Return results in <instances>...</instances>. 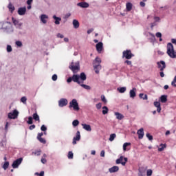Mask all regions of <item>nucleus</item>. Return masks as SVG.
<instances>
[{"label":"nucleus","mask_w":176,"mask_h":176,"mask_svg":"<svg viewBox=\"0 0 176 176\" xmlns=\"http://www.w3.org/2000/svg\"><path fill=\"white\" fill-rule=\"evenodd\" d=\"M73 82L75 83H78V85H80L81 83H83L85 80L87 79L86 74L84 72L80 73V75L78 74H74L72 76Z\"/></svg>","instance_id":"nucleus-1"},{"label":"nucleus","mask_w":176,"mask_h":176,"mask_svg":"<svg viewBox=\"0 0 176 176\" xmlns=\"http://www.w3.org/2000/svg\"><path fill=\"white\" fill-rule=\"evenodd\" d=\"M166 53L170 58H176V52H175L174 45L171 43H168L167 45Z\"/></svg>","instance_id":"nucleus-2"},{"label":"nucleus","mask_w":176,"mask_h":176,"mask_svg":"<svg viewBox=\"0 0 176 176\" xmlns=\"http://www.w3.org/2000/svg\"><path fill=\"white\" fill-rule=\"evenodd\" d=\"M93 67L96 74H100L101 69V58L96 57L93 62Z\"/></svg>","instance_id":"nucleus-3"},{"label":"nucleus","mask_w":176,"mask_h":176,"mask_svg":"<svg viewBox=\"0 0 176 176\" xmlns=\"http://www.w3.org/2000/svg\"><path fill=\"white\" fill-rule=\"evenodd\" d=\"M2 30L3 32H6V34H12V32H13V26L12 25V23L3 22Z\"/></svg>","instance_id":"nucleus-4"},{"label":"nucleus","mask_w":176,"mask_h":176,"mask_svg":"<svg viewBox=\"0 0 176 176\" xmlns=\"http://www.w3.org/2000/svg\"><path fill=\"white\" fill-rule=\"evenodd\" d=\"M69 68L74 74H78V72H79L80 70V65L79 64V62H72L69 66Z\"/></svg>","instance_id":"nucleus-5"},{"label":"nucleus","mask_w":176,"mask_h":176,"mask_svg":"<svg viewBox=\"0 0 176 176\" xmlns=\"http://www.w3.org/2000/svg\"><path fill=\"white\" fill-rule=\"evenodd\" d=\"M69 108H73L74 111H76L77 112L80 109L79 108V103H78V100H76V99H73L69 102Z\"/></svg>","instance_id":"nucleus-6"},{"label":"nucleus","mask_w":176,"mask_h":176,"mask_svg":"<svg viewBox=\"0 0 176 176\" xmlns=\"http://www.w3.org/2000/svg\"><path fill=\"white\" fill-rule=\"evenodd\" d=\"M127 157H124L123 156L120 157V158L117 159L116 161V164H122V166H126V163H127Z\"/></svg>","instance_id":"nucleus-7"},{"label":"nucleus","mask_w":176,"mask_h":176,"mask_svg":"<svg viewBox=\"0 0 176 176\" xmlns=\"http://www.w3.org/2000/svg\"><path fill=\"white\" fill-rule=\"evenodd\" d=\"M17 116H19V111L15 109L13 112H10L8 114V119H17Z\"/></svg>","instance_id":"nucleus-8"},{"label":"nucleus","mask_w":176,"mask_h":176,"mask_svg":"<svg viewBox=\"0 0 176 176\" xmlns=\"http://www.w3.org/2000/svg\"><path fill=\"white\" fill-rule=\"evenodd\" d=\"M122 54H123V57H125L126 60H130L131 59L132 57H134V54L131 53V50L124 51Z\"/></svg>","instance_id":"nucleus-9"},{"label":"nucleus","mask_w":176,"mask_h":176,"mask_svg":"<svg viewBox=\"0 0 176 176\" xmlns=\"http://www.w3.org/2000/svg\"><path fill=\"white\" fill-rule=\"evenodd\" d=\"M23 162V157H20L13 162L12 166L13 168H19V166Z\"/></svg>","instance_id":"nucleus-10"},{"label":"nucleus","mask_w":176,"mask_h":176,"mask_svg":"<svg viewBox=\"0 0 176 176\" xmlns=\"http://www.w3.org/2000/svg\"><path fill=\"white\" fill-rule=\"evenodd\" d=\"M58 105L60 108H63V107H66V105H68V100L66 98H61L58 101Z\"/></svg>","instance_id":"nucleus-11"},{"label":"nucleus","mask_w":176,"mask_h":176,"mask_svg":"<svg viewBox=\"0 0 176 176\" xmlns=\"http://www.w3.org/2000/svg\"><path fill=\"white\" fill-rule=\"evenodd\" d=\"M157 65H158V68H160V71H164L166 69V62L164 60H161L157 63Z\"/></svg>","instance_id":"nucleus-12"},{"label":"nucleus","mask_w":176,"mask_h":176,"mask_svg":"<svg viewBox=\"0 0 176 176\" xmlns=\"http://www.w3.org/2000/svg\"><path fill=\"white\" fill-rule=\"evenodd\" d=\"M76 141H80V131H78L76 137L73 138V145H76Z\"/></svg>","instance_id":"nucleus-13"},{"label":"nucleus","mask_w":176,"mask_h":176,"mask_svg":"<svg viewBox=\"0 0 176 176\" xmlns=\"http://www.w3.org/2000/svg\"><path fill=\"white\" fill-rule=\"evenodd\" d=\"M40 19L43 24H46L47 23V20L49 19V16L43 14L40 16Z\"/></svg>","instance_id":"nucleus-14"},{"label":"nucleus","mask_w":176,"mask_h":176,"mask_svg":"<svg viewBox=\"0 0 176 176\" xmlns=\"http://www.w3.org/2000/svg\"><path fill=\"white\" fill-rule=\"evenodd\" d=\"M77 6H78L79 8H82L86 9V8H89L90 6V5L87 2L82 1V2L78 3Z\"/></svg>","instance_id":"nucleus-15"},{"label":"nucleus","mask_w":176,"mask_h":176,"mask_svg":"<svg viewBox=\"0 0 176 176\" xmlns=\"http://www.w3.org/2000/svg\"><path fill=\"white\" fill-rule=\"evenodd\" d=\"M12 20L13 24L15 25V27H16V28H20V27L23 25L22 23H20L19 20L14 19V17L12 18Z\"/></svg>","instance_id":"nucleus-16"},{"label":"nucleus","mask_w":176,"mask_h":176,"mask_svg":"<svg viewBox=\"0 0 176 176\" xmlns=\"http://www.w3.org/2000/svg\"><path fill=\"white\" fill-rule=\"evenodd\" d=\"M26 12H27V8L25 7L19 8L18 10V14H19V16H24Z\"/></svg>","instance_id":"nucleus-17"},{"label":"nucleus","mask_w":176,"mask_h":176,"mask_svg":"<svg viewBox=\"0 0 176 176\" xmlns=\"http://www.w3.org/2000/svg\"><path fill=\"white\" fill-rule=\"evenodd\" d=\"M139 140H142L144 138V128H141L137 132Z\"/></svg>","instance_id":"nucleus-18"},{"label":"nucleus","mask_w":176,"mask_h":176,"mask_svg":"<svg viewBox=\"0 0 176 176\" xmlns=\"http://www.w3.org/2000/svg\"><path fill=\"white\" fill-rule=\"evenodd\" d=\"M73 27L75 30H78L79 28L80 23H79V21L78 19H74L72 21Z\"/></svg>","instance_id":"nucleus-19"},{"label":"nucleus","mask_w":176,"mask_h":176,"mask_svg":"<svg viewBox=\"0 0 176 176\" xmlns=\"http://www.w3.org/2000/svg\"><path fill=\"white\" fill-rule=\"evenodd\" d=\"M135 91H137L136 88H133L132 89L130 90L129 96L131 98H134L135 96H137V94L135 93Z\"/></svg>","instance_id":"nucleus-20"},{"label":"nucleus","mask_w":176,"mask_h":176,"mask_svg":"<svg viewBox=\"0 0 176 176\" xmlns=\"http://www.w3.org/2000/svg\"><path fill=\"white\" fill-rule=\"evenodd\" d=\"M102 43L100 42L98 44H96V50L98 52V53H101L102 52Z\"/></svg>","instance_id":"nucleus-21"},{"label":"nucleus","mask_w":176,"mask_h":176,"mask_svg":"<svg viewBox=\"0 0 176 176\" xmlns=\"http://www.w3.org/2000/svg\"><path fill=\"white\" fill-rule=\"evenodd\" d=\"M52 19H54V20H55L54 23H55L56 25H60V21H61V18L58 17V16H56V15H54V16H52Z\"/></svg>","instance_id":"nucleus-22"},{"label":"nucleus","mask_w":176,"mask_h":176,"mask_svg":"<svg viewBox=\"0 0 176 176\" xmlns=\"http://www.w3.org/2000/svg\"><path fill=\"white\" fill-rule=\"evenodd\" d=\"M114 115L115 116H116V119H118V120H122V119L124 118V116L119 112H115Z\"/></svg>","instance_id":"nucleus-23"},{"label":"nucleus","mask_w":176,"mask_h":176,"mask_svg":"<svg viewBox=\"0 0 176 176\" xmlns=\"http://www.w3.org/2000/svg\"><path fill=\"white\" fill-rule=\"evenodd\" d=\"M109 173H118L119 171V166H114L109 169Z\"/></svg>","instance_id":"nucleus-24"},{"label":"nucleus","mask_w":176,"mask_h":176,"mask_svg":"<svg viewBox=\"0 0 176 176\" xmlns=\"http://www.w3.org/2000/svg\"><path fill=\"white\" fill-rule=\"evenodd\" d=\"M154 105L157 108V112L160 113L162 111V107H160V102H154Z\"/></svg>","instance_id":"nucleus-25"},{"label":"nucleus","mask_w":176,"mask_h":176,"mask_svg":"<svg viewBox=\"0 0 176 176\" xmlns=\"http://www.w3.org/2000/svg\"><path fill=\"white\" fill-rule=\"evenodd\" d=\"M82 128L87 131H91V126L87 124H82Z\"/></svg>","instance_id":"nucleus-26"},{"label":"nucleus","mask_w":176,"mask_h":176,"mask_svg":"<svg viewBox=\"0 0 176 176\" xmlns=\"http://www.w3.org/2000/svg\"><path fill=\"white\" fill-rule=\"evenodd\" d=\"M126 12L131 11V9H133V3H126Z\"/></svg>","instance_id":"nucleus-27"},{"label":"nucleus","mask_w":176,"mask_h":176,"mask_svg":"<svg viewBox=\"0 0 176 176\" xmlns=\"http://www.w3.org/2000/svg\"><path fill=\"white\" fill-rule=\"evenodd\" d=\"M160 100L161 102H162L163 104H164L165 102H167V96L166 95L161 96V97L160 98Z\"/></svg>","instance_id":"nucleus-28"},{"label":"nucleus","mask_w":176,"mask_h":176,"mask_svg":"<svg viewBox=\"0 0 176 176\" xmlns=\"http://www.w3.org/2000/svg\"><path fill=\"white\" fill-rule=\"evenodd\" d=\"M81 86V87H82L83 89H85V90H91V87H90L89 85H86L85 84H83V82H81L80 84H78Z\"/></svg>","instance_id":"nucleus-29"},{"label":"nucleus","mask_w":176,"mask_h":176,"mask_svg":"<svg viewBox=\"0 0 176 176\" xmlns=\"http://www.w3.org/2000/svg\"><path fill=\"white\" fill-rule=\"evenodd\" d=\"M8 9L11 13H13L14 12V6L12 4V3H10L8 4Z\"/></svg>","instance_id":"nucleus-30"},{"label":"nucleus","mask_w":176,"mask_h":176,"mask_svg":"<svg viewBox=\"0 0 176 176\" xmlns=\"http://www.w3.org/2000/svg\"><path fill=\"white\" fill-rule=\"evenodd\" d=\"M126 89H127L126 88V87H118L117 89V90H118V91H119V93H124Z\"/></svg>","instance_id":"nucleus-31"},{"label":"nucleus","mask_w":176,"mask_h":176,"mask_svg":"<svg viewBox=\"0 0 176 176\" xmlns=\"http://www.w3.org/2000/svg\"><path fill=\"white\" fill-rule=\"evenodd\" d=\"M140 98H142V100H148V95L144 94H139Z\"/></svg>","instance_id":"nucleus-32"},{"label":"nucleus","mask_w":176,"mask_h":176,"mask_svg":"<svg viewBox=\"0 0 176 176\" xmlns=\"http://www.w3.org/2000/svg\"><path fill=\"white\" fill-rule=\"evenodd\" d=\"M102 114L103 115H107V113H108V111H109V109L107 107V106H104L102 107Z\"/></svg>","instance_id":"nucleus-33"},{"label":"nucleus","mask_w":176,"mask_h":176,"mask_svg":"<svg viewBox=\"0 0 176 176\" xmlns=\"http://www.w3.org/2000/svg\"><path fill=\"white\" fill-rule=\"evenodd\" d=\"M33 119L37 122H39V116L38 113H35L33 114Z\"/></svg>","instance_id":"nucleus-34"},{"label":"nucleus","mask_w":176,"mask_h":176,"mask_svg":"<svg viewBox=\"0 0 176 176\" xmlns=\"http://www.w3.org/2000/svg\"><path fill=\"white\" fill-rule=\"evenodd\" d=\"M115 138H116V134L115 133H112L110 135V138H109V141L112 142L113 141V140H115Z\"/></svg>","instance_id":"nucleus-35"},{"label":"nucleus","mask_w":176,"mask_h":176,"mask_svg":"<svg viewBox=\"0 0 176 176\" xmlns=\"http://www.w3.org/2000/svg\"><path fill=\"white\" fill-rule=\"evenodd\" d=\"M8 167H9V162H6L3 165V170H8Z\"/></svg>","instance_id":"nucleus-36"},{"label":"nucleus","mask_w":176,"mask_h":176,"mask_svg":"<svg viewBox=\"0 0 176 176\" xmlns=\"http://www.w3.org/2000/svg\"><path fill=\"white\" fill-rule=\"evenodd\" d=\"M160 148H158L159 152H163L164 151V148H166V144H161Z\"/></svg>","instance_id":"nucleus-37"},{"label":"nucleus","mask_w":176,"mask_h":176,"mask_svg":"<svg viewBox=\"0 0 176 176\" xmlns=\"http://www.w3.org/2000/svg\"><path fill=\"white\" fill-rule=\"evenodd\" d=\"M6 50H7L8 53L12 52V51L13 50V49L12 48V45H8Z\"/></svg>","instance_id":"nucleus-38"},{"label":"nucleus","mask_w":176,"mask_h":176,"mask_svg":"<svg viewBox=\"0 0 176 176\" xmlns=\"http://www.w3.org/2000/svg\"><path fill=\"white\" fill-rule=\"evenodd\" d=\"M72 125L74 127H76V126H78L79 125V120H74L73 122H72Z\"/></svg>","instance_id":"nucleus-39"},{"label":"nucleus","mask_w":176,"mask_h":176,"mask_svg":"<svg viewBox=\"0 0 176 176\" xmlns=\"http://www.w3.org/2000/svg\"><path fill=\"white\" fill-rule=\"evenodd\" d=\"M101 100L102 101V102H104V104H107V102H108V101L107 100V98H105V96L102 95L100 96Z\"/></svg>","instance_id":"nucleus-40"},{"label":"nucleus","mask_w":176,"mask_h":176,"mask_svg":"<svg viewBox=\"0 0 176 176\" xmlns=\"http://www.w3.org/2000/svg\"><path fill=\"white\" fill-rule=\"evenodd\" d=\"M67 157L68 159H74V153H72V151H69L68 153Z\"/></svg>","instance_id":"nucleus-41"},{"label":"nucleus","mask_w":176,"mask_h":176,"mask_svg":"<svg viewBox=\"0 0 176 176\" xmlns=\"http://www.w3.org/2000/svg\"><path fill=\"white\" fill-rule=\"evenodd\" d=\"M21 102H23V104H27V97L23 96L21 98Z\"/></svg>","instance_id":"nucleus-42"},{"label":"nucleus","mask_w":176,"mask_h":176,"mask_svg":"<svg viewBox=\"0 0 176 176\" xmlns=\"http://www.w3.org/2000/svg\"><path fill=\"white\" fill-rule=\"evenodd\" d=\"M15 45H16L18 47H21L23 46V43L20 41H17L15 42Z\"/></svg>","instance_id":"nucleus-43"},{"label":"nucleus","mask_w":176,"mask_h":176,"mask_svg":"<svg viewBox=\"0 0 176 176\" xmlns=\"http://www.w3.org/2000/svg\"><path fill=\"white\" fill-rule=\"evenodd\" d=\"M129 145H130V143H124L123 144V151H126L127 150V146H129Z\"/></svg>","instance_id":"nucleus-44"},{"label":"nucleus","mask_w":176,"mask_h":176,"mask_svg":"<svg viewBox=\"0 0 176 176\" xmlns=\"http://www.w3.org/2000/svg\"><path fill=\"white\" fill-rule=\"evenodd\" d=\"M146 137L148 138L149 141H152V140H153V136L151 135V134H149V133H146Z\"/></svg>","instance_id":"nucleus-45"},{"label":"nucleus","mask_w":176,"mask_h":176,"mask_svg":"<svg viewBox=\"0 0 176 176\" xmlns=\"http://www.w3.org/2000/svg\"><path fill=\"white\" fill-rule=\"evenodd\" d=\"M171 85L174 87H176V76H175L173 80L172 81Z\"/></svg>","instance_id":"nucleus-46"},{"label":"nucleus","mask_w":176,"mask_h":176,"mask_svg":"<svg viewBox=\"0 0 176 176\" xmlns=\"http://www.w3.org/2000/svg\"><path fill=\"white\" fill-rule=\"evenodd\" d=\"M27 123H28V124H32V123H33L32 122V117L30 116L28 118V120Z\"/></svg>","instance_id":"nucleus-47"},{"label":"nucleus","mask_w":176,"mask_h":176,"mask_svg":"<svg viewBox=\"0 0 176 176\" xmlns=\"http://www.w3.org/2000/svg\"><path fill=\"white\" fill-rule=\"evenodd\" d=\"M37 140H38V141H40V142H41L42 144H46V140L42 138H39Z\"/></svg>","instance_id":"nucleus-48"},{"label":"nucleus","mask_w":176,"mask_h":176,"mask_svg":"<svg viewBox=\"0 0 176 176\" xmlns=\"http://www.w3.org/2000/svg\"><path fill=\"white\" fill-rule=\"evenodd\" d=\"M41 131H46V130H47V128L46 127V126L42 125L41 127Z\"/></svg>","instance_id":"nucleus-49"},{"label":"nucleus","mask_w":176,"mask_h":176,"mask_svg":"<svg viewBox=\"0 0 176 176\" xmlns=\"http://www.w3.org/2000/svg\"><path fill=\"white\" fill-rule=\"evenodd\" d=\"M52 80H54V82H56V80H57V75L56 74H54L52 77Z\"/></svg>","instance_id":"nucleus-50"},{"label":"nucleus","mask_w":176,"mask_h":176,"mask_svg":"<svg viewBox=\"0 0 176 176\" xmlns=\"http://www.w3.org/2000/svg\"><path fill=\"white\" fill-rule=\"evenodd\" d=\"M152 173H153V171H152L151 169L147 170V176H151V175H152Z\"/></svg>","instance_id":"nucleus-51"},{"label":"nucleus","mask_w":176,"mask_h":176,"mask_svg":"<svg viewBox=\"0 0 176 176\" xmlns=\"http://www.w3.org/2000/svg\"><path fill=\"white\" fill-rule=\"evenodd\" d=\"M101 107H102V104H101V103L96 104L97 109H101Z\"/></svg>","instance_id":"nucleus-52"},{"label":"nucleus","mask_w":176,"mask_h":176,"mask_svg":"<svg viewBox=\"0 0 176 176\" xmlns=\"http://www.w3.org/2000/svg\"><path fill=\"white\" fill-rule=\"evenodd\" d=\"M100 156H101V157H105V151L102 150L100 152Z\"/></svg>","instance_id":"nucleus-53"},{"label":"nucleus","mask_w":176,"mask_h":176,"mask_svg":"<svg viewBox=\"0 0 176 176\" xmlns=\"http://www.w3.org/2000/svg\"><path fill=\"white\" fill-rule=\"evenodd\" d=\"M72 80H74V79L72 78V77H69L67 80V83H71V82H72Z\"/></svg>","instance_id":"nucleus-54"},{"label":"nucleus","mask_w":176,"mask_h":176,"mask_svg":"<svg viewBox=\"0 0 176 176\" xmlns=\"http://www.w3.org/2000/svg\"><path fill=\"white\" fill-rule=\"evenodd\" d=\"M71 17V13L68 12L65 15V19H68Z\"/></svg>","instance_id":"nucleus-55"},{"label":"nucleus","mask_w":176,"mask_h":176,"mask_svg":"<svg viewBox=\"0 0 176 176\" xmlns=\"http://www.w3.org/2000/svg\"><path fill=\"white\" fill-rule=\"evenodd\" d=\"M155 36H157V38H162V33L157 32Z\"/></svg>","instance_id":"nucleus-56"},{"label":"nucleus","mask_w":176,"mask_h":176,"mask_svg":"<svg viewBox=\"0 0 176 176\" xmlns=\"http://www.w3.org/2000/svg\"><path fill=\"white\" fill-rule=\"evenodd\" d=\"M42 135H43V133H38L37 139H38V138H42Z\"/></svg>","instance_id":"nucleus-57"},{"label":"nucleus","mask_w":176,"mask_h":176,"mask_svg":"<svg viewBox=\"0 0 176 176\" xmlns=\"http://www.w3.org/2000/svg\"><path fill=\"white\" fill-rule=\"evenodd\" d=\"M154 20H155V21L159 22V21H160V17H159V16H155V17H154Z\"/></svg>","instance_id":"nucleus-58"},{"label":"nucleus","mask_w":176,"mask_h":176,"mask_svg":"<svg viewBox=\"0 0 176 176\" xmlns=\"http://www.w3.org/2000/svg\"><path fill=\"white\" fill-rule=\"evenodd\" d=\"M47 162V161L46 160V159H45V158H42V159H41V163H43V164H46Z\"/></svg>","instance_id":"nucleus-59"},{"label":"nucleus","mask_w":176,"mask_h":176,"mask_svg":"<svg viewBox=\"0 0 176 176\" xmlns=\"http://www.w3.org/2000/svg\"><path fill=\"white\" fill-rule=\"evenodd\" d=\"M93 31H94V29H93V28L89 29L87 30V34H91V32H93Z\"/></svg>","instance_id":"nucleus-60"},{"label":"nucleus","mask_w":176,"mask_h":176,"mask_svg":"<svg viewBox=\"0 0 176 176\" xmlns=\"http://www.w3.org/2000/svg\"><path fill=\"white\" fill-rule=\"evenodd\" d=\"M140 6H142V8H145V3H144V1H141L140 3Z\"/></svg>","instance_id":"nucleus-61"},{"label":"nucleus","mask_w":176,"mask_h":176,"mask_svg":"<svg viewBox=\"0 0 176 176\" xmlns=\"http://www.w3.org/2000/svg\"><path fill=\"white\" fill-rule=\"evenodd\" d=\"M57 37H58V38H64V35H63V34L58 33V34H57Z\"/></svg>","instance_id":"nucleus-62"},{"label":"nucleus","mask_w":176,"mask_h":176,"mask_svg":"<svg viewBox=\"0 0 176 176\" xmlns=\"http://www.w3.org/2000/svg\"><path fill=\"white\" fill-rule=\"evenodd\" d=\"M156 25H157L156 22H154V23H151V28H153Z\"/></svg>","instance_id":"nucleus-63"},{"label":"nucleus","mask_w":176,"mask_h":176,"mask_svg":"<svg viewBox=\"0 0 176 176\" xmlns=\"http://www.w3.org/2000/svg\"><path fill=\"white\" fill-rule=\"evenodd\" d=\"M171 42L172 43H174V45H176V38H172Z\"/></svg>","instance_id":"nucleus-64"}]
</instances>
